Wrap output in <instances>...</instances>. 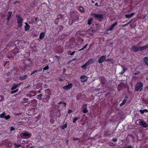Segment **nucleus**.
Returning a JSON list of instances; mask_svg holds the SVG:
<instances>
[{"label": "nucleus", "instance_id": "obj_56", "mask_svg": "<svg viewBox=\"0 0 148 148\" xmlns=\"http://www.w3.org/2000/svg\"><path fill=\"white\" fill-rule=\"evenodd\" d=\"M28 98H24L23 99V103L24 102H28Z\"/></svg>", "mask_w": 148, "mask_h": 148}, {"label": "nucleus", "instance_id": "obj_53", "mask_svg": "<svg viewBox=\"0 0 148 148\" xmlns=\"http://www.w3.org/2000/svg\"><path fill=\"white\" fill-rule=\"evenodd\" d=\"M14 145L17 147H20L21 146V144L17 145L16 143H14Z\"/></svg>", "mask_w": 148, "mask_h": 148}, {"label": "nucleus", "instance_id": "obj_63", "mask_svg": "<svg viewBox=\"0 0 148 148\" xmlns=\"http://www.w3.org/2000/svg\"><path fill=\"white\" fill-rule=\"evenodd\" d=\"M18 90V89L16 90H13L11 92V93H14L16 92Z\"/></svg>", "mask_w": 148, "mask_h": 148}, {"label": "nucleus", "instance_id": "obj_44", "mask_svg": "<svg viewBox=\"0 0 148 148\" xmlns=\"http://www.w3.org/2000/svg\"><path fill=\"white\" fill-rule=\"evenodd\" d=\"M58 27L59 28V30L60 31H61L63 30V29H64V27L61 25H60Z\"/></svg>", "mask_w": 148, "mask_h": 148}, {"label": "nucleus", "instance_id": "obj_43", "mask_svg": "<svg viewBox=\"0 0 148 148\" xmlns=\"http://www.w3.org/2000/svg\"><path fill=\"white\" fill-rule=\"evenodd\" d=\"M92 18H91L90 19H89L88 20V22L87 23L89 25H90L91 24L92 21Z\"/></svg>", "mask_w": 148, "mask_h": 148}, {"label": "nucleus", "instance_id": "obj_41", "mask_svg": "<svg viewBox=\"0 0 148 148\" xmlns=\"http://www.w3.org/2000/svg\"><path fill=\"white\" fill-rule=\"evenodd\" d=\"M125 16V17L127 18H130L132 17V16L130 14H126Z\"/></svg>", "mask_w": 148, "mask_h": 148}, {"label": "nucleus", "instance_id": "obj_14", "mask_svg": "<svg viewBox=\"0 0 148 148\" xmlns=\"http://www.w3.org/2000/svg\"><path fill=\"white\" fill-rule=\"evenodd\" d=\"M15 55L14 53L12 52V51L10 52L8 55V56L9 58H14Z\"/></svg>", "mask_w": 148, "mask_h": 148}, {"label": "nucleus", "instance_id": "obj_37", "mask_svg": "<svg viewBox=\"0 0 148 148\" xmlns=\"http://www.w3.org/2000/svg\"><path fill=\"white\" fill-rule=\"evenodd\" d=\"M83 112L84 113H87L88 112V110H87L86 107H83Z\"/></svg>", "mask_w": 148, "mask_h": 148}, {"label": "nucleus", "instance_id": "obj_50", "mask_svg": "<svg viewBox=\"0 0 148 148\" xmlns=\"http://www.w3.org/2000/svg\"><path fill=\"white\" fill-rule=\"evenodd\" d=\"M49 68V67L48 66H47L43 68V71L46 70L48 69Z\"/></svg>", "mask_w": 148, "mask_h": 148}, {"label": "nucleus", "instance_id": "obj_24", "mask_svg": "<svg viewBox=\"0 0 148 148\" xmlns=\"http://www.w3.org/2000/svg\"><path fill=\"white\" fill-rule=\"evenodd\" d=\"M12 52L14 53L15 55H16L18 53H19L20 52L17 48L14 49L12 50Z\"/></svg>", "mask_w": 148, "mask_h": 148}, {"label": "nucleus", "instance_id": "obj_45", "mask_svg": "<svg viewBox=\"0 0 148 148\" xmlns=\"http://www.w3.org/2000/svg\"><path fill=\"white\" fill-rule=\"evenodd\" d=\"M79 119V118L78 117H75L74 119H73V123H75L76 122V121L78 119Z\"/></svg>", "mask_w": 148, "mask_h": 148}, {"label": "nucleus", "instance_id": "obj_55", "mask_svg": "<svg viewBox=\"0 0 148 148\" xmlns=\"http://www.w3.org/2000/svg\"><path fill=\"white\" fill-rule=\"evenodd\" d=\"M6 120H7L10 118V116L9 115H8L6 116H5L4 118Z\"/></svg>", "mask_w": 148, "mask_h": 148}, {"label": "nucleus", "instance_id": "obj_27", "mask_svg": "<svg viewBox=\"0 0 148 148\" xmlns=\"http://www.w3.org/2000/svg\"><path fill=\"white\" fill-rule=\"evenodd\" d=\"M82 97V94L81 93H79L76 95V98L77 100H79Z\"/></svg>", "mask_w": 148, "mask_h": 148}, {"label": "nucleus", "instance_id": "obj_38", "mask_svg": "<svg viewBox=\"0 0 148 148\" xmlns=\"http://www.w3.org/2000/svg\"><path fill=\"white\" fill-rule=\"evenodd\" d=\"M6 115V114L5 112H4L3 113L1 114L0 115V117L1 118H4L5 115Z\"/></svg>", "mask_w": 148, "mask_h": 148}, {"label": "nucleus", "instance_id": "obj_49", "mask_svg": "<svg viewBox=\"0 0 148 148\" xmlns=\"http://www.w3.org/2000/svg\"><path fill=\"white\" fill-rule=\"evenodd\" d=\"M12 13V12L11 11H10L8 12L7 15V16L10 17Z\"/></svg>", "mask_w": 148, "mask_h": 148}, {"label": "nucleus", "instance_id": "obj_33", "mask_svg": "<svg viewBox=\"0 0 148 148\" xmlns=\"http://www.w3.org/2000/svg\"><path fill=\"white\" fill-rule=\"evenodd\" d=\"M88 65L87 64V63H86L85 64H84V65L81 66V68L84 69H86V67Z\"/></svg>", "mask_w": 148, "mask_h": 148}, {"label": "nucleus", "instance_id": "obj_48", "mask_svg": "<svg viewBox=\"0 0 148 148\" xmlns=\"http://www.w3.org/2000/svg\"><path fill=\"white\" fill-rule=\"evenodd\" d=\"M75 53V51H73L72 53H71V51H69L68 52V54L69 55H70L72 56Z\"/></svg>", "mask_w": 148, "mask_h": 148}, {"label": "nucleus", "instance_id": "obj_57", "mask_svg": "<svg viewBox=\"0 0 148 148\" xmlns=\"http://www.w3.org/2000/svg\"><path fill=\"white\" fill-rule=\"evenodd\" d=\"M26 96H27V97H28L29 98H31L34 95H32V94H27L26 95Z\"/></svg>", "mask_w": 148, "mask_h": 148}, {"label": "nucleus", "instance_id": "obj_31", "mask_svg": "<svg viewBox=\"0 0 148 148\" xmlns=\"http://www.w3.org/2000/svg\"><path fill=\"white\" fill-rule=\"evenodd\" d=\"M58 104H62L63 106L65 107L66 106V103L63 101H61L58 103Z\"/></svg>", "mask_w": 148, "mask_h": 148}, {"label": "nucleus", "instance_id": "obj_54", "mask_svg": "<svg viewBox=\"0 0 148 148\" xmlns=\"http://www.w3.org/2000/svg\"><path fill=\"white\" fill-rule=\"evenodd\" d=\"M140 73V72L139 71H136V72L134 73V75H138Z\"/></svg>", "mask_w": 148, "mask_h": 148}, {"label": "nucleus", "instance_id": "obj_35", "mask_svg": "<svg viewBox=\"0 0 148 148\" xmlns=\"http://www.w3.org/2000/svg\"><path fill=\"white\" fill-rule=\"evenodd\" d=\"M67 127V125L66 123L63 126H61L60 127L62 130H64L65 128H66Z\"/></svg>", "mask_w": 148, "mask_h": 148}, {"label": "nucleus", "instance_id": "obj_28", "mask_svg": "<svg viewBox=\"0 0 148 148\" xmlns=\"http://www.w3.org/2000/svg\"><path fill=\"white\" fill-rule=\"evenodd\" d=\"M139 112L142 114H144L145 112H148V110L147 109H145L144 110H140Z\"/></svg>", "mask_w": 148, "mask_h": 148}, {"label": "nucleus", "instance_id": "obj_30", "mask_svg": "<svg viewBox=\"0 0 148 148\" xmlns=\"http://www.w3.org/2000/svg\"><path fill=\"white\" fill-rule=\"evenodd\" d=\"M122 68L123 70L121 72L119 73V74L121 75L123 74L125 72V71L127 70V69L125 68L123 66H122Z\"/></svg>", "mask_w": 148, "mask_h": 148}, {"label": "nucleus", "instance_id": "obj_36", "mask_svg": "<svg viewBox=\"0 0 148 148\" xmlns=\"http://www.w3.org/2000/svg\"><path fill=\"white\" fill-rule=\"evenodd\" d=\"M42 70V69H41L40 70H35V71H33L31 73L30 75H32V74H33L35 73H36L37 72H39L40 71H41Z\"/></svg>", "mask_w": 148, "mask_h": 148}, {"label": "nucleus", "instance_id": "obj_16", "mask_svg": "<svg viewBox=\"0 0 148 148\" xmlns=\"http://www.w3.org/2000/svg\"><path fill=\"white\" fill-rule=\"evenodd\" d=\"M45 93L46 94L45 95L47 96L49 95L50 96V95L51 94V90L49 89H47L45 90Z\"/></svg>", "mask_w": 148, "mask_h": 148}, {"label": "nucleus", "instance_id": "obj_39", "mask_svg": "<svg viewBox=\"0 0 148 148\" xmlns=\"http://www.w3.org/2000/svg\"><path fill=\"white\" fill-rule=\"evenodd\" d=\"M73 21H74V20L72 19H69V24L70 25H72L73 23Z\"/></svg>", "mask_w": 148, "mask_h": 148}, {"label": "nucleus", "instance_id": "obj_42", "mask_svg": "<svg viewBox=\"0 0 148 148\" xmlns=\"http://www.w3.org/2000/svg\"><path fill=\"white\" fill-rule=\"evenodd\" d=\"M122 84H119L118 86V89L119 90H120L122 88Z\"/></svg>", "mask_w": 148, "mask_h": 148}, {"label": "nucleus", "instance_id": "obj_29", "mask_svg": "<svg viewBox=\"0 0 148 148\" xmlns=\"http://www.w3.org/2000/svg\"><path fill=\"white\" fill-rule=\"evenodd\" d=\"M79 10L82 13H84V8L81 6H79Z\"/></svg>", "mask_w": 148, "mask_h": 148}, {"label": "nucleus", "instance_id": "obj_60", "mask_svg": "<svg viewBox=\"0 0 148 148\" xmlns=\"http://www.w3.org/2000/svg\"><path fill=\"white\" fill-rule=\"evenodd\" d=\"M112 60L111 59H107L105 60V61L106 62L111 61Z\"/></svg>", "mask_w": 148, "mask_h": 148}, {"label": "nucleus", "instance_id": "obj_12", "mask_svg": "<svg viewBox=\"0 0 148 148\" xmlns=\"http://www.w3.org/2000/svg\"><path fill=\"white\" fill-rule=\"evenodd\" d=\"M80 78L81 79V81L83 82H86L87 80V78L85 75L81 76Z\"/></svg>", "mask_w": 148, "mask_h": 148}, {"label": "nucleus", "instance_id": "obj_11", "mask_svg": "<svg viewBox=\"0 0 148 148\" xmlns=\"http://www.w3.org/2000/svg\"><path fill=\"white\" fill-rule=\"evenodd\" d=\"M105 56H102L99 58L98 60V62L99 63H101L103 62L106 59Z\"/></svg>", "mask_w": 148, "mask_h": 148}, {"label": "nucleus", "instance_id": "obj_17", "mask_svg": "<svg viewBox=\"0 0 148 148\" xmlns=\"http://www.w3.org/2000/svg\"><path fill=\"white\" fill-rule=\"evenodd\" d=\"M21 84H14L13 85V86L11 88V89L12 90H13L15 89L16 88H17Z\"/></svg>", "mask_w": 148, "mask_h": 148}, {"label": "nucleus", "instance_id": "obj_52", "mask_svg": "<svg viewBox=\"0 0 148 148\" xmlns=\"http://www.w3.org/2000/svg\"><path fill=\"white\" fill-rule=\"evenodd\" d=\"M59 20V19H58V18L56 19L55 21V23L56 25H57L58 24V23L59 22V21H58Z\"/></svg>", "mask_w": 148, "mask_h": 148}, {"label": "nucleus", "instance_id": "obj_10", "mask_svg": "<svg viewBox=\"0 0 148 148\" xmlns=\"http://www.w3.org/2000/svg\"><path fill=\"white\" fill-rule=\"evenodd\" d=\"M73 86V84L72 83H70L67 86H66L63 87V89L66 90H69Z\"/></svg>", "mask_w": 148, "mask_h": 148}, {"label": "nucleus", "instance_id": "obj_9", "mask_svg": "<svg viewBox=\"0 0 148 148\" xmlns=\"http://www.w3.org/2000/svg\"><path fill=\"white\" fill-rule=\"evenodd\" d=\"M139 47L138 48L135 45H133L131 48V50L134 52H136L140 51Z\"/></svg>", "mask_w": 148, "mask_h": 148}, {"label": "nucleus", "instance_id": "obj_18", "mask_svg": "<svg viewBox=\"0 0 148 148\" xmlns=\"http://www.w3.org/2000/svg\"><path fill=\"white\" fill-rule=\"evenodd\" d=\"M28 77L27 75H25L23 76H21L19 77V79L21 80H23L25 79Z\"/></svg>", "mask_w": 148, "mask_h": 148}, {"label": "nucleus", "instance_id": "obj_5", "mask_svg": "<svg viewBox=\"0 0 148 148\" xmlns=\"http://www.w3.org/2000/svg\"><path fill=\"white\" fill-rule=\"evenodd\" d=\"M79 14L77 12H72L71 17L74 21H77L79 19Z\"/></svg>", "mask_w": 148, "mask_h": 148}, {"label": "nucleus", "instance_id": "obj_59", "mask_svg": "<svg viewBox=\"0 0 148 148\" xmlns=\"http://www.w3.org/2000/svg\"><path fill=\"white\" fill-rule=\"evenodd\" d=\"M11 19L10 17L7 16V18L6 19L8 22Z\"/></svg>", "mask_w": 148, "mask_h": 148}, {"label": "nucleus", "instance_id": "obj_23", "mask_svg": "<svg viewBox=\"0 0 148 148\" xmlns=\"http://www.w3.org/2000/svg\"><path fill=\"white\" fill-rule=\"evenodd\" d=\"M117 23L116 22L114 23L110 27L108 28L109 30H112L114 27L117 25Z\"/></svg>", "mask_w": 148, "mask_h": 148}, {"label": "nucleus", "instance_id": "obj_46", "mask_svg": "<svg viewBox=\"0 0 148 148\" xmlns=\"http://www.w3.org/2000/svg\"><path fill=\"white\" fill-rule=\"evenodd\" d=\"M33 7H34L36 6L37 5V2L36 1H34L33 2Z\"/></svg>", "mask_w": 148, "mask_h": 148}, {"label": "nucleus", "instance_id": "obj_32", "mask_svg": "<svg viewBox=\"0 0 148 148\" xmlns=\"http://www.w3.org/2000/svg\"><path fill=\"white\" fill-rule=\"evenodd\" d=\"M127 101V100L126 99H124L122 101L121 103L120 104V106H121L123 105L124 104H125Z\"/></svg>", "mask_w": 148, "mask_h": 148}, {"label": "nucleus", "instance_id": "obj_40", "mask_svg": "<svg viewBox=\"0 0 148 148\" xmlns=\"http://www.w3.org/2000/svg\"><path fill=\"white\" fill-rule=\"evenodd\" d=\"M135 22V19H132L127 24V25H128L130 24L131 23V22H132L133 23H134Z\"/></svg>", "mask_w": 148, "mask_h": 148}, {"label": "nucleus", "instance_id": "obj_64", "mask_svg": "<svg viewBox=\"0 0 148 148\" xmlns=\"http://www.w3.org/2000/svg\"><path fill=\"white\" fill-rule=\"evenodd\" d=\"M48 86L46 84H45L44 86H43V87L45 88H47L48 87Z\"/></svg>", "mask_w": 148, "mask_h": 148}, {"label": "nucleus", "instance_id": "obj_51", "mask_svg": "<svg viewBox=\"0 0 148 148\" xmlns=\"http://www.w3.org/2000/svg\"><path fill=\"white\" fill-rule=\"evenodd\" d=\"M31 102L32 103H34L35 104L37 103V101L36 100V99H33V100H32L31 101Z\"/></svg>", "mask_w": 148, "mask_h": 148}, {"label": "nucleus", "instance_id": "obj_62", "mask_svg": "<svg viewBox=\"0 0 148 148\" xmlns=\"http://www.w3.org/2000/svg\"><path fill=\"white\" fill-rule=\"evenodd\" d=\"M105 134L106 136H108L109 135H111V134H109L108 132H106L105 133Z\"/></svg>", "mask_w": 148, "mask_h": 148}, {"label": "nucleus", "instance_id": "obj_4", "mask_svg": "<svg viewBox=\"0 0 148 148\" xmlns=\"http://www.w3.org/2000/svg\"><path fill=\"white\" fill-rule=\"evenodd\" d=\"M20 135L22 138L26 139L30 137L31 136V134L30 133H29L27 132H26L23 133H21Z\"/></svg>", "mask_w": 148, "mask_h": 148}, {"label": "nucleus", "instance_id": "obj_2", "mask_svg": "<svg viewBox=\"0 0 148 148\" xmlns=\"http://www.w3.org/2000/svg\"><path fill=\"white\" fill-rule=\"evenodd\" d=\"M16 17L17 19L18 27H21L23 25L22 23L23 20V18L20 15H16Z\"/></svg>", "mask_w": 148, "mask_h": 148}, {"label": "nucleus", "instance_id": "obj_22", "mask_svg": "<svg viewBox=\"0 0 148 148\" xmlns=\"http://www.w3.org/2000/svg\"><path fill=\"white\" fill-rule=\"evenodd\" d=\"M25 31H28L30 29V26L27 23H25Z\"/></svg>", "mask_w": 148, "mask_h": 148}, {"label": "nucleus", "instance_id": "obj_47", "mask_svg": "<svg viewBox=\"0 0 148 148\" xmlns=\"http://www.w3.org/2000/svg\"><path fill=\"white\" fill-rule=\"evenodd\" d=\"M56 108H55V107L54 106H53L51 107V110L50 111V112H53L54 110V109H55Z\"/></svg>", "mask_w": 148, "mask_h": 148}, {"label": "nucleus", "instance_id": "obj_3", "mask_svg": "<svg viewBox=\"0 0 148 148\" xmlns=\"http://www.w3.org/2000/svg\"><path fill=\"white\" fill-rule=\"evenodd\" d=\"M92 16L99 21H101L103 18V15L102 14L92 13Z\"/></svg>", "mask_w": 148, "mask_h": 148}, {"label": "nucleus", "instance_id": "obj_6", "mask_svg": "<svg viewBox=\"0 0 148 148\" xmlns=\"http://www.w3.org/2000/svg\"><path fill=\"white\" fill-rule=\"evenodd\" d=\"M19 73L18 69L16 67H14L12 68L11 71L10 73L13 75H15L18 74Z\"/></svg>", "mask_w": 148, "mask_h": 148}, {"label": "nucleus", "instance_id": "obj_19", "mask_svg": "<svg viewBox=\"0 0 148 148\" xmlns=\"http://www.w3.org/2000/svg\"><path fill=\"white\" fill-rule=\"evenodd\" d=\"M95 62V60L92 58L89 59L86 62L88 65L93 63Z\"/></svg>", "mask_w": 148, "mask_h": 148}, {"label": "nucleus", "instance_id": "obj_1", "mask_svg": "<svg viewBox=\"0 0 148 148\" xmlns=\"http://www.w3.org/2000/svg\"><path fill=\"white\" fill-rule=\"evenodd\" d=\"M143 84L142 82H138L135 86V91L136 92H141L143 90Z\"/></svg>", "mask_w": 148, "mask_h": 148}, {"label": "nucleus", "instance_id": "obj_21", "mask_svg": "<svg viewBox=\"0 0 148 148\" xmlns=\"http://www.w3.org/2000/svg\"><path fill=\"white\" fill-rule=\"evenodd\" d=\"M45 33V32H43L41 33L40 35L39 38L40 39H42L44 37Z\"/></svg>", "mask_w": 148, "mask_h": 148}, {"label": "nucleus", "instance_id": "obj_25", "mask_svg": "<svg viewBox=\"0 0 148 148\" xmlns=\"http://www.w3.org/2000/svg\"><path fill=\"white\" fill-rule=\"evenodd\" d=\"M57 112L56 114L55 115L57 117H60L61 116L60 110H57Z\"/></svg>", "mask_w": 148, "mask_h": 148}, {"label": "nucleus", "instance_id": "obj_58", "mask_svg": "<svg viewBox=\"0 0 148 148\" xmlns=\"http://www.w3.org/2000/svg\"><path fill=\"white\" fill-rule=\"evenodd\" d=\"M54 120L53 119H51L50 120V122L52 124L54 123Z\"/></svg>", "mask_w": 148, "mask_h": 148}, {"label": "nucleus", "instance_id": "obj_7", "mask_svg": "<svg viewBox=\"0 0 148 148\" xmlns=\"http://www.w3.org/2000/svg\"><path fill=\"white\" fill-rule=\"evenodd\" d=\"M140 125L142 126L143 127L146 128L148 125L144 121H143L140 119L137 120Z\"/></svg>", "mask_w": 148, "mask_h": 148}, {"label": "nucleus", "instance_id": "obj_15", "mask_svg": "<svg viewBox=\"0 0 148 148\" xmlns=\"http://www.w3.org/2000/svg\"><path fill=\"white\" fill-rule=\"evenodd\" d=\"M107 80L104 77H101V78L100 82L101 84H106Z\"/></svg>", "mask_w": 148, "mask_h": 148}, {"label": "nucleus", "instance_id": "obj_8", "mask_svg": "<svg viewBox=\"0 0 148 148\" xmlns=\"http://www.w3.org/2000/svg\"><path fill=\"white\" fill-rule=\"evenodd\" d=\"M24 64L25 65V69H27V67L30 66L31 65V63L30 61L29 60H27L24 61Z\"/></svg>", "mask_w": 148, "mask_h": 148}, {"label": "nucleus", "instance_id": "obj_26", "mask_svg": "<svg viewBox=\"0 0 148 148\" xmlns=\"http://www.w3.org/2000/svg\"><path fill=\"white\" fill-rule=\"evenodd\" d=\"M57 18L59 19H61L63 20L64 19V16L63 15L60 14L58 15Z\"/></svg>", "mask_w": 148, "mask_h": 148}, {"label": "nucleus", "instance_id": "obj_20", "mask_svg": "<svg viewBox=\"0 0 148 148\" xmlns=\"http://www.w3.org/2000/svg\"><path fill=\"white\" fill-rule=\"evenodd\" d=\"M148 47V44H147L146 45L143 47H139L140 51H142L144 50Z\"/></svg>", "mask_w": 148, "mask_h": 148}, {"label": "nucleus", "instance_id": "obj_34", "mask_svg": "<svg viewBox=\"0 0 148 148\" xmlns=\"http://www.w3.org/2000/svg\"><path fill=\"white\" fill-rule=\"evenodd\" d=\"M144 59L145 64L148 65V58L147 57H145Z\"/></svg>", "mask_w": 148, "mask_h": 148}, {"label": "nucleus", "instance_id": "obj_61", "mask_svg": "<svg viewBox=\"0 0 148 148\" xmlns=\"http://www.w3.org/2000/svg\"><path fill=\"white\" fill-rule=\"evenodd\" d=\"M15 129V128L13 127H10V130L12 131Z\"/></svg>", "mask_w": 148, "mask_h": 148}, {"label": "nucleus", "instance_id": "obj_13", "mask_svg": "<svg viewBox=\"0 0 148 148\" xmlns=\"http://www.w3.org/2000/svg\"><path fill=\"white\" fill-rule=\"evenodd\" d=\"M44 98L43 99V100L44 102L48 101L50 98V96L49 95H44Z\"/></svg>", "mask_w": 148, "mask_h": 148}]
</instances>
